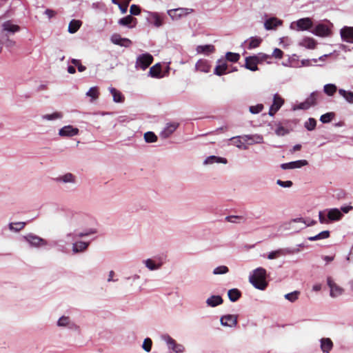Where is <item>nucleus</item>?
<instances>
[{
	"label": "nucleus",
	"instance_id": "56",
	"mask_svg": "<svg viewBox=\"0 0 353 353\" xmlns=\"http://www.w3.org/2000/svg\"><path fill=\"white\" fill-rule=\"evenodd\" d=\"M87 95L95 99L98 98L99 92L97 88H91L87 92Z\"/></svg>",
	"mask_w": 353,
	"mask_h": 353
},
{
	"label": "nucleus",
	"instance_id": "4",
	"mask_svg": "<svg viewBox=\"0 0 353 353\" xmlns=\"http://www.w3.org/2000/svg\"><path fill=\"white\" fill-rule=\"evenodd\" d=\"M313 26V22L310 18H302L291 24V28L297 31L307 30Z\"/></svg>",
	"mask_w": 353,
	"mask_h": 353
},
{
	"label": "nucleus",
	"instance_id": "34",
	"mask_svg": "<svg viewBox=\"0 0 353 353\" xmlns=\"http://www.w3.org/2000/svg\"><path fill=\"white\" fill-rule=\"evenodd\" d=\"M110 92L112 94L113 99L115 102H123L124 101L123 96L116 88H112L110 89Z\"/></svg>",
	"mask_w": 353,
	"mask_h": 353
},
{
	"label": "nucleus",
	"instance_id": "12",
	"mask_svg": "<svg viewBox=\"0 0 353 353\" xmlns=\"http://www.w3.org/2000/svg\"><path fill=\"white\" fill-rule=\"evenodd\" d=\"M79 133V129L72 125H66L59 130V134L61 137H73Z\"/></svg>",
	"mask_w": 353,
	"mask_h": 353
},
{
	"label": "nucleus",
	"instance_id": "11",
	"mask_svg": "<svg viewBox=\"0 0 353 353\" xmlns=\"http://www.w3.org/2000/svg\"><path fill=\"white\" fill-rule=\"evenodd\" d=\"M237 316L227 314L221 316V323L223 326L234 327L237 324Z\"/></svg>",
	"mask_w": 353,
	"mask_h": 353
},
{
	"label": "nucleus",
	"instance_id": "27",
	"mask_svg": "<svg viewBox=\"0 0 353 353\" xmlns=\"http://www.w3.org/2000/svg\"><path fill=\"white\" fill-rule=\"evenodd\" d=\"M281 21L273 17L266 20L264 26L267 30H272L277 27L279 25H281Z\"/></svg>",
	"mask_w": 353,
	"mask_h": 353
},
{
	"label": "nucleus",
	"instance_id": "33",
	"mask_svg": "<svg viewBox=\"0 0 353 353\" xmlns=\"http://www.w3.org/2000/svg\"><path fill=\"white\" fill-rule=\"evenodd\" d=\"M275 125H276V129L274 131H275V134L277 136H279V137L285 136L290 132L289 130L287 129L286 128L283 127L280 123H276Z\"/></svg>",
	"mask_w": 353,
	"mask_h": 353
},
{
	"label": "nucleus",
	"instance_id": "29",
	"mask_svg": "<svg viewBox=\"0 0 353 353\" xmlns=\"http://www.w3.org/2000/svg\"><path fill=\"white\" fill-rule=\"evenodd\" d=\"M89 245V243L79 241L73 244L72 250L74 252H79L85 250Z\"/></svg>",
	"mask_w": 353,
	"mask_h": 353
},
{
	"label": "nucleus",
	"instance_id": "37",
	"mask_svg": "<svg viewBox=\"0 0 353 353\" xmlns=\"http://www.w3.org/2000/svg\"><path fill=\"white\" fill-rule=\"evenodd\" d=\"M339 93L340 94V95L343 97L347 102H349L350 103H353V92H352L346 91L345 90L340 89L339 90Z\"/></svg>",
	"mask_w": 353,
	"mask_h": 353
},
{
	"label": "nucleus",
	"instance_id": "40",
	"mask_svg": "<svg viewBox=\"0 0 353 353\" xmlns=\"http://www.w3.org/2000/svg\"><path fill=\"white\" fill-rule=\"evenodd\" d=\"M144 139L147 143H154L157 141V137L152 132H147L144 134Z\"/></svg>",
	"mask_w": 353,
	"mask_h": 353
},
{
	"label": "nucleus",
	"instance_id": "16",
	"mask_svg": "<svg viewBox=\"0 0 353 353\" xmlns=\"http://www.w3.org/2000/svg\"><path fill=\"white\" fill-rule=\"evenodd\" d=\"M179 127L178 123H168L164 130L161 132V136L163 138L169 137Z\"/></svg>",
	"mask_w": 353,
	"mask_h": 353
},
{
	"label": "nucleus",
	"instance_id": "1",
	"mask_svg": "<svg viewBox=\"0 0 353 353\" xmlns=\"http://www.w3.org/2000/svg\"><path fill=\"white\" fill-rule=\"evenodd\" d=\"M249 280L254 288L264 290L268 286L266 270L263 268H256L253 274L250 276Z\"/></svg>",
	"mask_w": 353,
	"mask_h": 353
},
{
	"label": "nucleus",
	"instance_id": "55",
	"mask_svg": "<svg viewBox=\"0 0 353 353\" xmlns=\"http://www.w3.org/2000/svg\"><path fill=\"white\" fill-rule=\"evenodd\" d=\"M130 15H139L141 13V8L139 6L132 4L130 8Z\"/></svg>",
	"mask_w": 353,
	"mask_h": 353
},
{
	"label": "nucleus",
	"instance_id": "52",
	"mask_svg": "<svg viewBox=\"0 0 353 353\" xmlns=\"http://www.w3.org/2000/svg\"><path fill=\"white\" fill-rule=\"evenodd\" d=\"M145 263L146 267L150 270H157L160 267V265H156L152 259H147Z\"/></svg>",
	"mask_w": 353,
	"mask_h": 353
},
{
	"label": "nucleus",
	"instance_id": "45",
	"mask_svg": "<svg viewBox=\"0 0 353 353\" xmlns=\"http://www.w3.org/2000/svg\"><path fill=\"white\" fill-rule=\"evenodd\" d=\"M300 292L299 291H294L291 293L286 294L285 298L290 302H294L298 299Z\"/></svg>",
	"mask_w": 353,
	"mask_h": 353
},
{
	"label": "nucleus",
	"instance_id": "61",
	"mask_svg": "<svg viewBox=\"0 0 353 353\" xmlns=\"http://www.w3.org/2000/svg\"><path fill=\"white\" fill-rule=\"evenodd\" d=\"M96 232H97V231L94 229H90L88 232H81V233L78 234L77 236L78 237L81 238V237L89 236V235L92 234H95Z\"/></svg>",
	"mask_w": 353,
	"mask_h": 353
},
{
	"label": "nucleus",
	"instance_id": "14",
	"mask_svg": "<svg viewBox=\"0 0 353 353\" xmlns=\"http://www.w3.org/2000/svg\"><path fill=\"white\" fill-rule=\"evenodd\" d=\"M307 164H308V162L306 160H299V161H292V162H290V163H283L281 165V168L283 170L294 169V168H301Z\"/></svg>",
	"mask_w": 353,
	"mask_h": 353
},
{
	"label": "nucleus",
	"instance_id": "64",
	"mask_svg": "<svg viewBox=\"0 0 353 353\" xmlns=\"http://www.w3.org/2000/svg\"><path fill=\"white\" fill-rule=\"evenodd\" d=\"M225 219L229 222L236 223V219H242V217L238 216H228L225 217Z\"/></svg>",
	"mask_w": 353,
	"mask_h": 353
},
{
	"label": "nucleus",
	"instance_id": "10",
	"mask_svg": "<svg viewBox=\"0 0 353 353\" xmlns=\"http://www.w3.org/2000/svg\"><path fill=\"white\" fill-rule=\"evenodd\" d=\"M340 34L343 41L353 43V27L344 26L341 29Z\"/></svg>",
	"mask_w": 353,
	"mask_h": 353
},
{
	"label": "nucleus",
	"instance_id": "28",
	"mask_svg": "<svg viewBox=\"0 0 353 353\" xmlns=\"http://www.w3.org/2000/svg\"><path fill=\"white\" fill-rule=\"evenodd\" d=\"M228 295L231 301L235 302L241 296V292L239 290L233 288L228 290Z\"/></svg>",
	"mask_w": 353,
	"mask_h": 353
},
{
	"label": "nucleus",
	"instance_id": "63",
	"mask_svg": "<svg viewBox=\"0 0 353 353\" xmlns=\"http://www.w3.org/2000/svg\"><path fill=\"white\" fill-rule=\"evenodd\" d=\"M73 178H74V176L72 174L68 173L62 177V180L64 182H72V181H73Z\"/></svg>",
	"mask_w": 353,
	"mask_h": 353
},
{
	"label": "nucleus",
	"instance_id": "13",
	"mask_svg": "<svg viewBox=\"0 0 353 353\" xmlns=\"http://www.w3.org/2000/svg\"><path fill=\"white\" fill-rule=\"evenodd\" d=\"M111 41L116 45L124 47H129L132 44V41L129 39L121 38L118 34H114L112 36Z\"/></svg>",
	"mask_w": 353,
	"mask_h": 353
},
{
	"label": "nucleus",
	"instance_id": "26",
	"mask_svg": "<svg viewBox=\"0 0 353 353\" xmlns=\"http://www.w3.org/2000/svg\"><path fill=\"white\" fill-rule=\"evenodd\" d=\"M243 141L249 142L250 144L261 143L263 141V138L260 135H245L243 137Z\"/></svg>",
	"mask_w": 353,
	"mask_h": 353
},
{
	"label": "nucleus",
	"instance_id": "3",
	"mask_svg": "<svg viewBox=\"0 0 353 353\" xmlns=\"http://www.w3.org/2000/svg\"><path fill=\"white\" fill-rule=\"evenodd\" d=\"M321 97V93L319 92H313L305 99L304 102L301 103L297 105V109L307 110L311 106L316 105L317 101Z\"/></svg>",
	"mask_w": 353,
	"mask_h": 353
},
{
	"label": "nucleus",
	"instance_id": "21",
	"mask_svg": "<svg viewBox=\"0 0 353 353\" xmlns=\"http://www.w3.org/2000/svg\"><path fill=\"white\" fill-rule=\"evenodd\" d=\"M321 347L323 353H330L333 347V343L329 338L322 339Z\"/></svg>",
	"mask_w": 353,
	"mask_h": 353
},
{
	"label": "nucleus",
	"instance_id": "31",
	"mask_svg": "<svg viewBox=\"0 0 353 353\" xmlns=\"http://www.w3.org/2000/svg\"><path fill=\"white\" fill-rule=\"evenodd\" d=\"M288 253H289V252L287 250L279 249V250L270 252L268 256V259H274L281 256H284Z\"/></svg>",
	"mask_w": 353,
	"mask_h": 353
},
{
	"label": "nucleus",
	"instance_id": "32",
	"mask_svg": "<svg viewBox=\"0 0 353 353\" xmlns=\"http://www.w3.org/2000/svg\"><path fill=\"white\" fill-rule=\"evenodd\" d=\"M81 26V22L79 20L73 19L72 20L68 26V32L70 33H75L80 28Z\"/></svg>",
	"mask_w": 353,
	"mask_h": 353
},
{
	"label": "nucleus",
	"instance_id": "48",
	"mask_svg": "<svg viewBox=\"0 0 353 353\" xmlns=\"http://www.w3.org/2000/svg\"><path fill=\"white\" fill-rule=\"evenodd\" d=\"M71 63L76 67H77V69L79 70V72H83L86 70V68L85 66L81 64V62L80 60L79 59H71Z\"/></svg>",
	"mask_w": 353,
	"mask_h": 353
},
{
	"label": "nucleus",
	"instance_id": "54",
	"mask_svg": "<svg viewBox=\"0 0 353 353\" xmlns=\"http://www.w3.org/2000/svg\"><path fill=\"white\" fill-rule=\"evenodd\" d=\"M263 109L262 104H258L256 105H252L250 107V111L252 114H257L261 112Z\"/></svg>",
	"mask_w": 353,
	"mask_h": 353
},
{
	"label": "nucleus",
	"instance_id": "9",
	"mask_svg": "<svg viewBox=\"0 0 353 353\" xmlns=\"http://www.w3.org/2000/svg\"><path fill=\"white\" fill-rule=\"evenodd\" d=\"M327 285L330 288V296L332 297H336L343 292V289L337 285L331 277L327 279Z\"/></svg>",
	"mask_w": 353,
	"mask_h": 353
},
{
	"label": "nucleus",
	"instance_id": "36",
	"mask_svg": "<svg viewBox=\"0 0 353 353\" xmlns=\"http://www.w3.org/2000/svg\"><path fill=\"white\" fill-rule=\"evenodd\" d=\"M226 163L227 159L222 157H217L216 156H210L208 157L205 161V163Z\"/></svg>",
	"mask_w": 353,
	"mask_h": 353
},
{
	"label": "nucleus",
	"instance_id": "8",
	"mask_svg": "<svg viewBox=\"0 0 353 353\" xmlns=\"http://www.w3.org/2000/svg\"><path fill=\"white\" fill-rule=\"evenodd\" d=\"M24 239L32 246L40 247L47 244L46 240L33 234H28Z\"/></svg>",
	"mask_w": 353,
	"mask_h": 353
},
{
	"label": "nucleus",
	"instance_id": "53",
	"mask_svg": "<svg viewBox=\"0 0 353 353\" xmlns=\"http://www.w3.org/2000/svg\"><path fill=\"white\" fill-rule=\"evenodd\" d=\"M43 119L47 120H54L57 119H59L62 117V114L61 112H54L50 114H46L43 117Z\"/></svg>",
	"mask_w": 353,
	"mask_h": 353
},
{
	"label": "nucleus",
	"instance_id": "24",
	"mask_svg": "<svg viewBox=\"0 0 353 353\" xmlns=\"http://www.w3.org/2000/svg\"><path fill=\"white\" fill-rule=\"evenodd\" d=\"M316 44V41L313 38L310 37H306L299 43L300 46L308 49H314Z\"/></svg>",
	"mask_w": 353,
	"mask_h": 353
},
{
	"label": "nucleus",
	"instance_id": "43",
	"mask_svg": "<svg viewBox=\"0 0 353 353\" xmlns=\"http://www.w3.org/2000/svg\"><path fill=\"white\" fill-rule=\"evenodd\" d=\"M152 19L154 26L158 28L163 25V19L157 13H153L152 14Z\"/></svg>",
	"mask_w": 353,
	"mask_h": 353
},
{
	"label": "nucleus",
	"instance_id": "2",
	"mask_svg": "<svg viewBox=\"0 0 353 353\" xmlns=\"http://www.w3.org/2000/svg\"><path fill=\"white\" fill-rule=\"evenodd\" d=\"M154 58L149 53H144L139 55L136 60L135 68L145 70L153 62Z\"/></svg>",
	"mask_w": 353,
	"mask_h": 353
},
{
	"label": "nucleus",
	"instance_id": "59",
	"mask_svg": "<svg viewBox=\"0 0 353 353\" xmlns=\"http://www.w3.org/2000/svg\"><path fill=\"white\" fill-rule=\"evenodd\" d=\"M164 339L166 341L170 349H172V347H174L176 344V341L168 335L165 336Z\"/></svg>",
	"mask_w": 353,
	"mask_h": 353
},
{
	"label": "nucleus",
	"instance_id": "39",
	"mask_svg": "<svg viewBox=\"0 0 353 353\" xmlns=\"http://www.w3.org/2000/svg\"><path fill=\"white\" fill-rule=\"evenodd\" d=\"M225 59L228 61L236 63L239 60L240 54L238 53L228 52L225 54Z\"/></svg>",
	"mask_w": 353,
	"mask_h": 353
},
{
	"label": "nucleus",
	"instance_id": "51",
	"mask_svg": "<svg viewBox=\"0 0 353 353\" xmlns=\"http://www.w3.org/2000/svg\"><path fill=\"white\" fill-rule=\"evenodd\" d=\"M229 271L228 268L225 265H221L216 268L213 273L214 274H225Z\"/></svg>",
	"mask_w": 353,
	"mask_h": 353
},
{
	"label": "nucleus",
	"instance_id": "18",
	"mask_svg": "<svg viewBox=\"0 0 353 353\" xmlns=\"http://www.w3.org/2000/svg\"><path fill=\"white\" fill-rule=\"evenodd\" d=\"M119 23L121 26L133 28L137 23V19L133 17L132 15H128L123 18L120 19Z\"/></svg>",
	"mask_w": 353,
	"mask_h": 353
},
{
	"label": "nucleus",
	"instance_id": "23",
	"mask_svg": "<svg viewBox=\"0 0 353 353\" xmlns=\"http://www.w3.org/2000/svg\"><path fill=\"white\" fill-rule=\"evenodd\" d=\"M196 50L199 54H209L215 52V47L213 45L198 46Z\"/></svg>",
	"mask_w": 353,
	"mask_h": 353
},
{
	"label": "nucleus",
	"instance_id": "60",
	"mask_svg": "<svg viewBox=\"0 0 353 353\" xmlns=\"http://www.w3.org/2000/svg\"><path fill=\"white\" fill-rule=\"evenodd\" d=\"M272 56L276 59H281L283 56V52L279 48H275L273 51Z\"/></svg>",
	"mask_w": 353,
	"mask_h": 353
},
{
	"label": "nucleus",
	"instance_id": "44",
	"mask_svg": "<svg viewBox=\"0 0 353 353\" xmlns=\"http://www.w3.org/2000/svg\"><path fill=\"white\" fill-rule=\"evenodd\" d=\"M316 121L314 118H310L305 123V127L307 130L311 131L315 129Z\"/></svg>",
	"mask_w": 353,
	"mask_h": 353
},
{
	"label": "nucleus",
	"instance_id": "42",
	"mask_svg": "<svg viewBox=\"0 0 353 353\" xmlns=\"http://www.w3.org/2000/svg\"><path fill=\"white\" fill-rule=\"evenodd\" d=\"M262 41V39L259 37H252L249 43V49L255 48L259 46Z\"/></svg>",
	"mask_w": 353,
	"mask_h": 353
},
{
	"label": "nucleus",
	"instance_id": "25",
	"mask_svg": "<svg viewBox=\"0 0 353 353\" xmlns=\"http://www.w3.org/2000/svg\"><path fill=\"white\" fill-rule=\"evenodd\" d=\"M168 14L170 17L174 19L186 15L188 12L186 8H177L168 10Z\"/></svg>",
	"mask_w": 353,
	"mask_h": 353
},
{
	"label": "nucleus",
	"instance_id": "38",
	"mask_svg": "<svg viewBox=\"0 0 353 353\" xmlns=\"http://www.w3.org/2000/svg\"><path fill=\"white\" fill-rule=\"evenodd\" d=\"M323 90L328 96H332L336 92L337 88L334 84H326L324 85Z\"/></svg>",
	"mask_w": 353,
	"mask_h": 353
},
{
	"label": "nucleus",
	"instance_id": "15",
	"mask_svg": "<svg viewBox=\"0 0 353 353\" xmlns=\"http://www.w3.org/2000/svg\"><path fill=\"white\" fill-rule=\"evenodd\" d=\"M196 70L201 72H209L210 71L211 65L209 61L206 59H199L196 63Z\"/></svg>",
	"mask_w": 353,
	"mask_h": 353
},
{
	"label": "nucleus",
	"instance_id": "30",
	"mask_svg": "<svg viewBox=\"0 0 353 353\" xmlns=\"http://www.w3.org/2000/svg\"><path fill=\"white\" fill-rule=\"evenodd\" d=\"M161 72V65L160 63H157L152 66L149 70V74L152 77L158 78L160 77Z\"/></svg>",
	"mask_w": 353,
	"mask_h": 353
},
{
	"label": "nucleus",
	"instance_id": "47",
	"mask_svg": "<svg viewBox=\"0 0 353 353\" xmlns=\"http://www.w3.org/2000/svg\"><path fill=\"white\" fill-rule=\"evenodd\" d=\"M26 224L25 222L12 223L10 224V228L15 231H20L25 227Z\"/></svg>",
	"mask_w": 353,
	"mask_h": 353
},
{
	"label": "nucleus",
	"instance_id": "58",
	"mask_svg": "<svg viewBox=\"0 0 353 353\" xmlns=\"http://www.w3.org/2000/svg\"><path fill=\"white\" fill-rule=\"evenodd\" d=\"M276 183L278 185H279L280 186L284 187V188H290L293 184L291 181H281L280 179L277 180Z\"/></svg>",
	"mask_w": 353,
	"mask_h": 353
},
{
	"label": "nucleus",
	"instance_id": "46",
	"mask_svg": "<svg viewBox=\"0 0 353 353\" xmlns=\"http://www.w3.org/2000/svg\"><path fill=\"white\" fill-rule=\"evenodd\" d=\"M232 144L241 148L245 141H243V137H233L231 139Z\"/></svg>",
	"mask_w": 353,
	"mask_h": 353
},
{
	"label": "nucleus",
	"instance_id": "62",
	"mask_svg": "<svg viewBox=\"0 0 353 353\" xmlns=\"http://www.w3.org/2000/svg\"><path fill=\"white\" fill-rule=\"evenodd\" d=\"M172 350L176 353H181L183 352L184 347L182 345L176 343L174 347H172Z\"/></svg>",
	"mask_w": 353,
	"mask_h": 353
},
{
	"label": "nucleus",
	"instance_id": "5",
	"mask_svg": "<svg viewBox=\"0 0 353 353\" xmlns=\"http://www.w3.org/2000/svg\"><path fill=\"white\" fill-rule=\"evenodd\" d=\"M312 32L316 36L325 37L332 34L331 28L326 24L319 23L312 30Z\"/></svg>",
	"mask_w": 353,
	"mask_h": 353
},
{
	"label": "nucleus",
	"instance_id": "57",
	"mask_svg": "<svg viewBox=\"0 0 353 353\" xmlns=\"http://www.w3.org/2000/svg\"><path fill=\"white\" fill-rule=\"evenodd\" d=\"M70 323V318L68 316H61L58 322H57V325L59 326H66L67 325H68Z\"/></svg>",
	"mask_w": 353,
	"mask_h": 353
},
{
	"label": "nucleus",
	"instance_id": "22",
	"mask_svg": "<svg viewBox=\"0 0 353 353\" xmlns=\"http://www.w3.org/2000/svg\"><path fill=\"white\" fill-rule=\"evenodd\" d=\"M343 216L341 212L337 208H332L327 213V218L330 221H339Z\"/></svg>",
	"mask_w": 353,
	"mask_h": 353
},
{
	"label": "nucleus",
	"instance_id": "20",
	"mask_svg": "<svg viewBox=\"0 0 353 353\" xmlns=\"http://www.w3.org/2000/svg\"><path fill=\"white\" fill-rule=\"evenodd\" d=\"M223 300L221 296L212 295L206 300V303L210 307H216L222 304Z\"/></svg>",
	"mask_w": 353,
	"mask_h": 353
},
{
	"label": "nucleus",
	"instance_id": "6",
	"mask_svg": "<svg viewBox=\"0 0 353 353\" xmlns=\"http://www.w3.org/2000/svg\"><path fill=\"white\" fill-rule=\"evenodd\" d=\"M284 103V99L279 94H275L273 98V103L270 106L269 114L274 116Z\"/></svg>",
	"mask_w": 353,
	"mask_h": 353
},
{
	"label": "nucleus",
	"instance_id": "41",
	"mask_svg": "<svg viewBox=\"0 0 353 353\" xmlns=\"http://www.w3.org/2000/svg\"><path fill=\"white\" fill-rule=\"evenodd\" d=\"M334 117L335 114L334 112H327L321 115L320 121L323 123H327L330 122L334 119Z\"/></svg>",
	"mask_w": 353,
	"mask_h": 353
},
{
	"label": "nucleus",
	"instance_id": "19",
	"mask_svg": "<svg viewBox=\"0 0 353 353\" xmlns=\"http://www.w3.org/2000/svg\"><path fill=\"white\" fill-rule=\"evenodd\" d=\"M3 31L9 32L12 34L19 32L20 27L18 25L13 24L10 21L4 22L2 25Z\"/></svg>",
	"mask_w": 353,
	"mask_h": 353
},
{
	"label": "nucleus",
	"instance_id": "17",
	"mask_svg": "<svg viewBox=\"0 0 353 353\" xmlns=\"http://www.w3.org/2000/svg\"><path fill=\"white\" fill-rule=\"evenodd\" d=\"M217 65L214 68V73L217 76H221L227 73L228 65L225 61L219 59Z\"/></svg>",
	"mask_w": 353,
	"mask_h": 353
},
{
	"label": "nucleus",
	"instance_id": "49",
	"mask_svg": "<svg viewBox=\"0 0 353 353\" xmlns=\"http://www.w3.org/2000/svg\"><path fill=\"white\" fill-rule=\"evenodd\" d=\"M152 341L150 338H147L144 340L142 347L143 349L149 352L152 349Z\"/></svg>",
	"mask_w": 353,
	"mask_h": 353
},
{
	"label": "nucleus",
	"instance_id": "50",
	"mask_svg": "<svg viewBox=\"0 0 353 353\" xmlns=\"http://www.w3.org/2000/svg\"><path fill=\"white\" fill-rule=\"evenodd\" d=\"M132 0H126L123 3H118L117 2V5L119 6V9L121 10V12L124 14L127 12V10H128V6H129V3Z\"/></svg>",
	"mask_w": 353,
	"mask_h": 353
},
{
	"label": "nucleus",
	"instance_id": "7",
	"mask_svg": "<svg viewBox=\"0 0 353 353\" xmlns=\"http://www.w3.org/2000/svg\"><path fill=\"white\" fill-rule=\"evenodd\" d=\"M260 62L259 57L257 56H250L245 58V68L251 71L258 70V63Z\"/></svg>",
	"mask_w": 353,
	"mask_h": 353
},
{
	"label": "nucleus",
	"instance_id": "35",
	"mask_svg": "<svg viewBox=\"0 0 353 353\" xmlns=\"http://www.w3.org/2000/svg\"><path fill=\"white\" fill-rule=\"evenodd\" d=\"M329 236H330V232L328 230H325V231L320 232L317 235L308 237V240L311 241H317L319 239H327Z\"/></svg>",
	"mask_w": 353,
	"mask_h": 353
}]
</instances>
